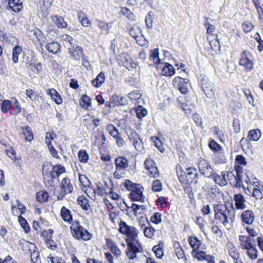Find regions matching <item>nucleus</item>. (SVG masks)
<instances>
[{
	"label": "nucleus",
	"instance_id": "39448f33",
	"mask_svg": "<svg viewBox=\"0 0 263 263\" xmlns=\"http://www.w3.org/2000/svg\"><path fill=\"white\" fill-rule=\"evenodd\" d=\"M198 168L201 174L206 177L211 178L213 176L214 171L209 162L205 159L200 158L199 160Z\"/></svg>",
	"mask_w": 263,
	"mask_h": 263
},
{
	"label": "nucleus",
	"instance_id": "8fccbe9b",
	"mask_svg": "<svg viewBox=\"0 0 263 263\" xmlns=\"http://www.w3.org/2000/svg\"><path fill=\"white\" fill-rule=\"evenodd\" d=\"M162 183L160 181L157 179L153 181L152 189L153 191L158 192L162 190Z\"/></svg>",
	"mask_w": 263,
	"mask_h": 263
},
{
	"label": "nucleus",
	"instance_id": "5fc2aeb1",
	"mask_svg": "<svg viewBox=\"0 0 263 263\" xmlns=\"http://www.w3.org/2000/svg\"><path fill=\"white\" fill-rule=\"evenodd\" d=\"M30 66L31 67V70L36 73H39L43 69L42 65L40 63H31Z\"/></svg>",
	"mask_w": 263,
	"mask_h": 263
},
{
	"label": "nucleus",
	"instance_id": "6e6552de",
	"mask_svg": "<svg viewBox=\"0 0 263 263\" xmlns=\"http://www.w3.org/2000/svg\"><path fill=\"white\" fill-rule=\"evenodd\" d=\"M201 87L207 98H212L215 93L214 84L205 79H202Z\"/></svg>",
	"mask_w": 263,
	"mask_h": 263
},
{
	"label": "nucleus",
	"instance_id": "aec40b11",
	"mask_svg": "<svg viewBox=\"0 0 263 263\" xmlns=\"http://www.w3.org/2000/svg\"><path fill=\"white\" fill-rule=\"evenodd\" d=\"M111 100L115 105L122 106L127 104L128 100L124 96L114 95L111 97Z\"/></svg>",
	"mask_w": 263,
	"mask_h": 263
},
{
	"label": "nucleus",
	"instance_id": "4d7b16f0",
	"mask_svg": "<svg viewBox=\"0 0 263 263\" xmlns=\"http://www.w3.org/2000/svg\"><path fill=\"white\" fill-rule=\"evenodd\" d=\"M98 26L103 30H107L108 32L111 27L110 23H106L103 21H99Z\"/></svg>",
	"mask_w": 263,
	"mask_h": 263
},
{
	"label": "nucleus",
	"instance_id": "473e14b6",
	"mask_svg": "<svg viewBox=\"0 0 263 263\" xmlns=\"http://www.w3.org/2000/svg\"><path fill=\"white\" fill-rule=\"evenodd\" d=\"M261 136V133L259 129H252L249 132L248 138L250 141H257Z\"/></svg>",
	"mask_w": 263,
	"mask_h": 263
},
{
	"label": "nucleus",
	"instance_id": "20e7f679",
	"mask_svg": "<svg viewBox=\"0 0 263 263\" xmlns=\"http://www.w3.org/2000/svg\"><path fill=\"white\" fill-rule=\"evenodd\" d=\"M120 232L127 236L129 240L135 239L138 234V231L133 226H128L124 221H122L120 223Z\"/></svg>",
	"mask_w": 263,
	"mask_h": 263
},
{
	"label": "nucleus",
	"instance_id": "393cba45",
	"mask_svg": "<svg viewBox=\"0 0 263 263\" xmlns=\"http://www.w3.org/2000/svg\"><path fill=\"white\" fill-rule=\"evenodd\" d=\"M61 216L62 219L68 223H71L72 221V217L70 210L63 206L61 210Z\"/></svg>",
	"mask_w": 263,
	"mask_h": 263
},
{
	"label": "nucleus",
	"instance_id": "4c0bfd02",
	"mask_svg": "<svg viewBox=\"0 0 263 263\" xmlns=\"http://www.w3.org/2000/svg\"><path fill=\"white\" fill-rule=\"evenodd\" d=\"M124 186L128 191L132 192L137 187H141V184L133 183L131 180L126 179L124 183Z\"/></svg>",
	"mask_w": 263,
	"mask_h": 263
},
{
	"label": "nucleus",
	"instance_id": "de8ad7c7",
	"mask_svg": "<svg viewBox=\"0 0 263 263\" xmlns=\"http://www.w3.org/2000/svg\"><path fill=\"white\" fill-rule=\"evenodd\" d=\"M147 174L149 176L155 178L158 177L159 173L157 166L156 165L151 168V170H148L147 171Z\"/></svg>",
	"mask_w": 263,
	"mask_h": 263
},
{
	"label": "nucleus",
	"instance_id": "bf43d9fd",
	"mask_svg": "<svg viewBox=\"0 0 263 263\" xmlns=\"http://www.w3.org/2000/svg\"><path fill=\"white\" fill-rule=\"evenodd\" d=\"M157 204L162 208L166 207L170 204L169 202L166 200V198L162 196L159 197L157 199Z\"/></svg>",
	"mask_w": 263,
	"mask_h": 263
},
{
	"label": "nucleus",
	"instance_id": "c9c22d12",
	"mask_svg": "<svg viewBox=\"0 0 263 263\" xmlns=\"http://www.w3.org/2000/svg\"><path fill=\"white\" fill-rule=\"evenodd\" d=\"M123 65L128 70L136 68L137 64L134 61V60L129 56L125 58V61L123 63Z\"/></svg>",
	"mask_w": 263,
	"mask_h": 263
},
{
	"label": "nucleus",
	"instance_id": "052dcab7",
	"mask_svg": "<svg viewBox=\"0 0 263 263\" xmlns=\"http://www.w3.org/2000/svg\"><path fill=\"white\" fill-rule=\"evenodd\" d=\"M144 165L146 170H151V168L156 166V164L154 160L151 158H147L144 162Z\"/></svg>",
	"mask_w": 263,
	"mask_h": 263
},
{
	"label": "nucleus",
	"instance_id": "603ef678",
	"mask_svg": "<svg viewBox=\"0 0 263 263\" xmlns=\"http://www.w3.org/2000/svg\"><path fill=\"white\" fill-rule=\"evenodd\" d=\"M93 192L99 196H103L106 193L105 190L103 187L101 183H97V187L93 189Z\"/></svg>",
	"mask_w": 263,
	"mask_h": 263
},
{
	"label": "nucleus",
	"instance_id": "1a4fd4ad",
	"mask_svg": "<svg viewBox=\"0 0 263 263\" xmlns=\"http://www.w3.org/2000/svg\"><path fill=\"white\" fill-rule=\"evenodd\" d=\"M68 53L74 60H79L83 55V49L81 46L73 44L68 48Z\"/></svg>",
	"mask_w": 263,
	"mask_h": 263
},
{
	"label": "nucleus",
	"instance_id": "e433bc0d",
	"mask_svg": "<svg viewBox=\"0 0 263 263\" xmlns=\"http://www.w3.org/2000/svg\"><path fill=\"white\" fill-rule=\"evenodd\" d=\"M77 202L81 208L85 211H87L90 206L88 203V200L83 196H79L77 199Z\"/></svg>",
	"mask_w": 263,
	"mask_h": 263
},
{
	"label": "nucleus",
	"instance_id": "ea45409f",
	"mask_svg": "<svg viewBox=\"0 0 263 263\" xmlns=\"http://www.w3.org/2000/svg\"><path fill=\"white\" fill-rule=\"evenodd\" d=\"M30 257L32 263H41L40 254L37 249L30 252Z\"/></svg>",
	"mask_w": 263,
	"mask_h": 263
},
{
	"label": "nucleus",
	"instance_id": "dca6fc26",
	"mask_svg": "<svg viewBox=\"0 0 263 263\" xmlns=\"http://www.w3.org/2000/svg\"><path fill=\"white\" fill-rule=\"evenodd\" d=\"M61 187L64 194L71 193L73 190V186L70 183V179L68 178H64L62 179Z\"/></svg>",
	"mask_w": 263,
	"mask_h": 263
},
{
	"label": "nucleus",
	"instance_id": "f3484780",
	"mask_svg": "<svg viewBox=\"0 0 263 263\" xmlns=\"http://www.w3.org/2000/svg\"><path fill=\"white\" fill-rule=\"evenodd\" d=\"M211 178H213L214 182L220 186H224L228 183L226 173L224 172H222L221 175H218L215 174L214 172L213 176Z\"/></svg>",
	"mask_w": 263,
	"mask_h": 263
},
{
	"label": "nucleus",
	"instance_id": "338daca9",
	"mask_svg": "<svg viewBox=\"0 0 263 263\" xmlns=\"http://www.w3.org/2000/svg\"><path fill=\"white\" fill-rule=\"evenodd\" d=\"M154 144L156 147L158 148L159 151L162 153L163 152L164 148L163 147L161 141L159 139L158 137H156L155 138V140L154 141Z\"/></svg>",
	"mask_w": 263,
	"mask_h": 263
},
{
	"label": "nucleus",
	"instance_id": "412c9836",
	"mask_svg": "<svg viewBox=\"0 0 263 263\" xmlns=\"http://www.w3.org/2000/svg\"><path fill=\"white\" fill-rule=\"evenodd\" d=\"M105 76L104 72H100L97 77L91 81L92 85L96 88L100 87L104 82Z\"/></svg>",
	"mask_w": 263,
	"mask_h": 263
},
{
	"label": "nucleus",
	"instance_id": "c03bdc74",
	"mask_svg": "<svg viewBox=\"0 0 263 263\" xmlns=\"http://www.w3.org/2000/svg\"><path fill=\"white\" fill-rule=\"evenodd\" d=\"M18 221L25 232L28 233L30 231V227L27 220L23 217L20 216L18 217Z\"/></svg>",
	"mask_w": 263,
	"mask_h": 263
},
{
	"label": "nucleus",
	"instance_id": "774afa93",
	"mask_svg": "<svg viewBox=\"0 0 263 263\" xmlns=\"http://www.w3.org/2000/svg\"><path fill=\"white\" fill-rule=\"evenodd\" d=\"M206 256L207 255H206L205 252L203 251L197 252L195 254V257L200 261L204 260Z\"/></svg>",
	"mask_w": 263,
	"mask_h": 263
},
{
	"label": "nucleus",
	"instance_id": "4468645a",
	"mask_svg": "<svg viewBox=\"0 0 263 263\" xmlns=\"http://www.w3.org/2000/svg\"><path fill=\"white\" fill-rule=\"evenodd\" d=\"M21 135L24 136L26 141L31 142L33 139V135L30 127L28 125L21 126Z\"/></svg>",
	"mask_w": 263,
	"mask_h": 263
},
{
	"label": "nucleus",
	"instance_id": "37998d69",
	"mask_svg": "<svg viewBox=\"0 0 263 263\" xmlns=\"http://www.w3.org/2000/svg\"><path fill=\"white\" fill-rule=\"evenodd\" d=\"M107 130L114 138L119 135L118 129L112 124H109L107 126Z\"/></svg>",
	"mask_w": 263,
	"mask_h": 263
},
{
	"label": "nucleus",
	"instance_id": "0e129e2a",
	"mask_svg": "<svg viewBox=\"0 0 263 263\" xmlns=\"http://www.w3.org/2000/svg\"><path fill=\"white\" fill-rule=\"evenodd\" d=\"M240 120L237 118H235L233 121V127L234 128V132L236 133H238L240 132Z\"/></svg>",
	"mask_w": 263,
	"mask_h": 263
},
{
	"label": "nucleus",
	"instance_id": "c85d7f7f",
	"mask_svg": "<svg viewBox=\"0 0 263 263\" xmlns=\"http://www.w3.org/2000/svg\"><path fill=\"white\" fill-rule=\"evenodd\" d=\"M51 18L58 28H65L67 27V23L65 22L63 17L55 15L52 16Z\"/></svg>",
	"mask_w": 263,
	"mask_h": 263
},
{
	"label": "nucleus",
	"instance_id": "5701e85b",
	"mask_svg": "<svg viewBox=\"0 0 263 263\" xmlns=\"http://www.w3.org/2000/svg\"><path fill=\"white\" fill-rule=\"evenodd\" d=\"M47 50L53 54H57L60 49V45L57 42L47 43L45 46Z\"/></svg>",
	"mask_w": 263,
	"mask_h": 263
},
{
	"label": "nucleus",
	"instance_id": "0eeeda50",
	"mask_svg": "<svg viewBox=\"0 0 263 263\" xmlns=\"http://www.w3.org/2000/svg\"><path fill=\"white\" fill-rule=\"evenodd\" d=\"M189 82L187 79L177 77L173 80V85L181 93L185 94L189 91Z\"/></svg>",
	"mask_w": 263,
	"mask_h": 263
},
{
	"label": "nucleus",
	"instance_id": "49530a36",
	"mask_svg": "<svg viewBox=\"0 0 263 263\" xmlns=\"http://www.w3.org/2000/svg\"><path fill=\"white\" fill-rule=\"evenodd\" d=\"M161 214L159 212H156L151 217V221L156 224L160 223L162 221Z\"/></svg>",
	"mask_w": 263,
	"mask_h": 263
},
{
	"label": "nucleus",
	"instance_id": "a878e982",
	"mask_svg": "<svg viewBox=\"0 0 263 263\" xmlns=\"http://www.w3.org/2000/svg\"><path fill=\"white\" fill-rule=\"evenodd\" d=\"M8 5L12 10L15 12L20 11L22 8V3L20 0H10Z\"/></svg>",
	"mask_w": 263,
	"mask_h": 263
},
{
	"label": "nucleus",
	"instance_id": "2f4dec72",
	"mask_svg": "<svg viewBox=\"0 0 263 263\" xmlns=\"http://www.w3.org/2000/svg\"><path fill=\"white\" fill-rule=\"evenodd\" d=\"M254 187L252 193V196L255 197L256 199H261L263 197V193L261 191V189L259 186L256 184V182H253Z\"/></svg>",
	"mask_w": 263,
	"mask_h": 263
},
{
	"label": "nucleus",
	"instance_id": "58836bf2",
	"mask_svg": "<svg viewBox=\"0 0 263 263\" xmlns=\"http://www.w3.org/2000/svg\"><path fill=\"white\" fill-rule=\"evenodd\" d=\"M129 33L131 36L135 39L136 38H140L142 39V35H141V31L138 27H133L129 30Z\"/></svg>",
	"mask_w": 263,
	"mask_h": 263
},
{
	"label": "nucleus",
	"instance_id": "6e6d98bb",
	"mask_svg": "<svg viewBox=\"0 0 263 263\" xmlns=\"http://www.w3.org/2000/svg\"><path fill=\"white\" fill-rule=\"evenodd\" d=\"M11 102L9 100H4L1 105V110L2 112L6 113L10 108Z\"/></svg>",
	"mask_w": 263,
	"mask_h": 263
},
{
	"label": "nucleus",
	"instance_id": "a19ab883",
	"mask_svg": "<svg viewBox=\"0 0 263 263\" xmlns=\"http://www.w3.org/2000/svg\"><path fill=\"white\" fill-rule=\"evenodd\" d=\"M36 200L41 202L46 201L48 198V194L46 191H41L36 193Z\"/></svg>",
	"mask_w": 263,
	"mask_h": 263
},
{
	"label": "nucleus",
	"instance_id": "2eb2a0df",
	"mask_svg": "<svg viewBox=\"0 0 263 263\" xmlns=\"http://www.w3.org/2000/svg\"><path fill=\"white\" fill-rule=\"evenodd\" d=\"M241 218L242 222L251 224L254 220V215L252 211L246 210L241 214Z\"/></svg>",
	"mask_w": 263,
	"mask_h": 263
},
{
	"label": "nucleus",
	"instance_id": "ddd939ff",
	"mask_svg": "<svg viewBox=\"0 0 263 263\" xmlns=\"http://www.w3.org/2000/svg\"><path fill=\"white\" fill-rule=\"evenodd\" d=\"M234 200L236 208L238 210H243L246 208V200L244 196L240 193L234 196Z\"/></svg>",
	"mask_w": 263,
	"mask_h": 263
},
{
	"label": "nucleus",
	"instance_id": "f03ea898",
	"mask_svg": "<svg viewBox=\"0 0 263 263\" xmlns=\"http://www.w3.org/2000/svg\"><path fill=\"white\" fill-rule=\"evenodd\" d=\"M70 228L72 236L77 239L87 241L91 238V234L81 226L77 220L73 222Z\"/></svg>",
	"mask_w": 263,
	"mask_h": 263
},
{
	"label": "nucleus",
	"instance_id": "423d86ee",
	"mask_svg": "<svg viewBox=\"0 0 263 263\" xmlns=\"http://www.w3.org/2000/svg\"><path fill=\"white\" fill-rule=\"evenodd\" d=\"M252 55L250 52L245 50L241 53L239 59V65L245 67L248 70H251L253 69L254 63L251 59Z\"/></svg>",
	"mask_w": 263,
	"mask_h": 263
},
{
	"label": "nucleus",
	"instance_id": "7ed1b4c3",
	"mask_svg": "<svg viewBox=\"0 0 263 263\" xmlns=\"http://www.w3.org/2000/svg\"><path fill=\"white\" fill-rule=\"evenodd\" d=\"M127 249L126 250V256L129 259H134L137 257V253L142 252L143 251L141 243L138 240H129L126 239Z\"/></svg>",
	"mask_w": 263,
	"mask_h": 263
},
{
	"label": "nucleus",
	"instance_id": "6ab92c4d",
	"mask_svg": "<svg viewBox=\"0 0 263 263\" xmlns=\"http://www.w3.org/2000/svg\"><path fill=\"white\" fill-rule=\"evenodd\" d=\"M116 170L121 171L124 170L128 166L127 159L124 157H118L115 159Z\"/></svg>",
	"mask_w": 263,
	"mask_h": 263
},
{
	"label": "nucleus",
	"instance_id": "c756f323",
	"mask_svg": "<svg viewBox=\"0 0 263 263\" xmlns=\"http://www.w3.org/2000/svg\"><path fill=\"white\" fill-rule=\"evenodd\" d=\"M159 49L155 48L150 51L149 60L153 62L154 64L157 65L160 63V59L159 57Z\"/></svg>",
	"mask_w": 263,
	"mask_h": 263
},
{
	"label": "nucleus",
	"instance_id": "680f3d73",
	"mask_svg": "<svg viewBox=\"0 0 263 263\" xmlns=\"http://www.w3.org/2000/svg\"><path fill=\"white\" fill-rule=\"evenodd\" d=\"M82 58V65L86 68L88 70L91 69V66L88 60V58L85 56L84 54L81 57Z\"/></svg>",
	"mask_w": 263,
	"mask_h": 263
},
{
	"label": "nucleus",
	"instance_id": "f704fd0d",
	"mask_svg": "<svg viewBox=\"0 0 263 263\" xmlns=\"http://www.w3.org/2000/svg\"><path fill=\"white\" fill-rule=\"evenodd\" d=\"M48 94L56 104H61L62 103V99L60 95L55 89H50Z\"/></svg>",
	"mask_w": 263,
	"mask_h": 263
},
{
	"label": "nucleus",
	"instance_id": "bb28decb",
	"mask_svg": "<svg viewBox=\"0 0 263 263\" xmlns=\"http://www.w3.org/2000/svg\"><path fill=\"white\" fill-rule=\"evenodd\" d=\"M256 8L259 20L263 22V4H261L260 0H252Z\"/></svg>",
	"mask_w": 263,
	"mask_h": 263
},
{
	"label": "nucleus",
	"instance_id": "4be33fe9",
	"mask_svg": "<svg viewBox=\"0 0 263 263\" xmlns=\"http://www.w3.org/2000/svg\"><path fill=\"white\" fill-rule=\"evenodd\" d=\"M77 15L79 21L81 22V25L83 27H87L91 25L90 20L86 16L83 11H78Z\"/></svg>",
	"mask_w": 263,
	"mask_h": 263
},
{
	"label": "nucleus",
	"instance_id": "3c124183",
	"mask_svg": "<svg viewBox=\"0 0 263 263\" xmlns=\"http://www.w3.org/2000/svg\"><path fill=\"white\" fill-rule=\"evenodd\" d=\"M155 230L152 227H145L144 229V235L147 238H152L155 234Z\"/></svg>",
	"mask_w": 263,
	"mask_h": 263
},
{
	"label": "nucleus",
	"instance_id": "a18cd8bd",
	"mask_svg": "<svg viewBox=\"0 0 263 263\" xmlns=\"http://www.w3.org/2000/svg\"><path fill=\"white\" fill-rule=\"evenodd\" d=\"M78 157L81 162L86 163L88 160L89 156L86 151L81 150L78 153Z\"/></svg>",
	"mask_w": 263,
	"mask_h": 263
},
{
	"label": "nucleus",
	"instance_id": "69168bd1",
	"mask_svg": "<svg viewBox=\"0 0 263 263\" xmlns=\"http://www.w3.org/2000/svg\"><path fill=\"white\" fill-rule=\"evenodd\" d=\"M255 39L259 44L258 46V50L260 52L262 51L263 50V41L261 39V37L258 33L255 35Z\"/></svg>",
	"mask_w": 263,
	"mask_h": 263
},
{
	"label": "nucleus",
	"instance_id": "72a5a7b5",
	"mask_svg": "<svg viewBox=\"0 0 263 263\" xmlns=\"http://www.w3.org/2000/svg\"><path fill=\"white\" fill-rule=\"evenodd\" d=\"M80 105L85 109H89L91 106V99L87 95H83L80 100Z\"/></svg>",
	"mask_w": 263,
	"mask_h": 263
},
{
	"label": "nucleus",
	"instance_id": "a211bd4d",
	"mask_svg": "<svg viewBox=\"0 0 263 263\" xmlns=\"http://www.w3.org/2000/svg\"><path fill=\"white\" fill-rule=\"evenodd\" d=\"M65 172V168L61 164L53 165L50 171V176L52 179L58 178L60 175Z\"/></svg>",
	"mask_w": 263,
	"mask_h": 263
},
{
	"label": "nucleus",
	"instance_id": "cd10ccee",
	"mask_svg": "<svg viewBox=\"0 0 263 263\" xmlns=\"http://www.w3.org/2000/svg\"><path fill=\"white\" fill-rule=\"evenodd\" d=\"M19 243L20 246L24 251L27 249L30 252L32 250L36 249V247L34 243H31L24 239L20 240Z\"/></svg>",
	"mask_w": 263,
	"mask_h": 263
},
{
	"label": "nucleus",
	"instance_id": "e2e57ef3",
	"mask_svg": "<svg viewBox=\"0 0 263 263\" xmlns=\"http://www.w3.org/2000/svg\"><path fill=\"white\" fill-rule=\"evenodd\" d=\"M257 250L255 247L252 249L249 250L248 252V255L249 257L252 259H255L257 257Z\"/></svg>",
	"mask_w": 263,
	"mask_h": 263
},
{
	"label": "nucleus",
	"instance_id": "864d4df0",
	"mask_svg": "<svg viewBox=\"0 0 263 263\" xmlns=\"http://www.w3.org/2000/svg\"><path fill=\"white\" fill-rule=\"evenodd\" d=\"M151 14L152 12H149L145 18V24L149 28H152L153 27V19L154 18V15H152Z\"/></svg>",
	"mask_w": 263,
	"mask_h": 263
},
{
	"label": "nucleus",
	"instance_id": "09e8293b",
	"mask_svg": "<svg viewBox=\"0 0 263 263\" xmlns=\"http://www.w3.org/2000/svg\"><path fill=\"white\" fill-rule=\"evenodd\" d=\"M136 112L137 117L139 119H142L145 117L147 113V110L142 106L138 107L137 108Z\"/></svg>",
	"mask_w": 263,
	"mask_h": 263
},
{
	"label": "nucleus",
	"instance_id": "7c9ffc66",
	"mask_svg": "<svg viewBox=\"0 0 263 263\" xmlns=\"http://www.w3.org/2000/svg\"><path fill=\"white\" fill-rule=\"evenodd\" d=\"M188 241L194 251L197 250L201 245V241L196 236L189 237Z\"/></svg>",
	"mask_w": 263,
	"mask_h": 263
},
{
	"label": "nucleus",
	"instance_id": "79ce46f5",
	"mask_svg": "<svg viewBox=\"0 0 263 263\" xmlns=\"http://www.w3.org/2000/svg\"><path fill=\"white\" fill-rule=\"evenodd\" d=\"M121 12L122 13L127 17L129 20L132 21H135V16L134 14L130 11V10L126 7H122Z\"/></svg>",
	"mask_w": 263,
	"mask_h": 263
},
{
	"label": "nucleus",
	"instance_id": "9d476101",
	"mask_svg": "<svg viewBox=\"0 0 263 263\" xmlns=\"http://www.w3.org/2000/svg\"><path fill=\"white\" fill-rule=\"evenodd\" d=\"M187 184H196L198 182V174L195 168L189 167L186 169Z\"/></svg>",
	"mask_w": 263,
	"mask_h": 263
},
{
	"label": "nucleus",
	"instance_id": "13d9d810",
	"mask_svg": "<svg viewBox=\"0 0 263 263\" xmlns=\"http://www.w3.org/2000/svg\"><path fill=\"white\" fill-rule=\"evenodd\" d=\"M209 147L213 151L218 152L221 148V146L214 140H212L209 144Z\"/></svg>",
	"mask_w": 263,
	"mask_h": 263
},
{
	"label": "nucleus",
	"instance_id": "f257e3e1",
	"mask_svg": "<svg viewBox=\"0 0 263 263\" xmlns=\"http://www.w3.org/2000/svg\"><path fill=\"white\" fill-rule=\"evenodd\" d=\"M214 218L217 224H222L226 227L229 223L234 220L235 211L232 208L228 209L226 205L218 204L214 205Z\"/></svg>",
	"mask_w": 263,
	"mask_h": 263
},
{
	"label": "nucleus",
	"instance_id": "9b49d317",
	"mask_svg": "<svg viewBox=\"0 0 263 263\" xmlns=\"http://www.w3.org/2000/svg\"><path fill=\"white\" fill-rule=\"evenodd\" d=\"M143 187L141 185V187H137L129 194L130 199L133 201L144 202V198L143 195Z\"/></svg>",
	"mask_w": 263,
	"mask_h": 263
},
{
	"label": "nucleus",
	"instance_id": "f8f14e48",
	"mask_svg": "<svg viewBox=\"0 0 263 263\" xmlns=\"http://www.w3.org/2000/svg\"><path fill=\"white\" fill-rule=\"evenodd\" d=\"M128 137L130 142L133 143L135 148L137 151H140L142 148V142L139 138L138 134L134 132L130 133Z\"/></svg>",
	"mask_w": 263,
	"mask_h": 263
},
{
	"label": "nucleus",
	"instance_id": "b1692460",
	"mask_svg": "<svg viewBox=\"0 0 263 263\" xmlns=\"http://www.w3.org/2000/svg\"><path fill=\"white\" fill-rule=\"evenodd\" d=\"M175 68L171 64L165 63L162 68L161 73L163 76H171L175 73Z\"/></svg>",
	"mask_w": 263,
	"mask_h": 263
}]
</instances>
